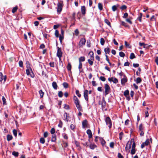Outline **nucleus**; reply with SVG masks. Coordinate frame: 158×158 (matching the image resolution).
<instances>
[{
    "label": "nucleus",
    "instance_id": "1",
    "mask_svg": "<svg viewBox=\"0 0 158 158\" xmlns=\"http://www.w3.org/2000/svg\"><path fill=\"white\" fill-rule=\"evenodd\" d=\"M73 99L74 101V103L78 110L80 111H82V107L80 104L79 101L77 97L75 96H74Z\"/></svg>",
    "mask_w": 158,
    "mask_h": 158
},
{
    "label": "nucleus",
    "instance_id": "2",
    "mask_svg": "<svg viewBox=\"0 0 158 158\" xmlns=\"http://www.w3.org/2000/svg\"><path fill=\"white\" fill-rule=\"evenodd\" d=\"M99 105H102V109L103 110H106L107 109L106 108V102L104 99V98L103 97L102 98V100L101 102V101H99Z\"/></svg>",
    "mask_w": 158,
    "mask_h": 158
},
{
    "label": "nucleus",
    "instance_id": "3",
    "mask_svg": "<svg viewBox=\"0 0 158 158\" xmlns=\"http://www.w3.org/2000/svg\"><path fill=\"white\" fill-rule=\"evenodd\" d=\"M105 122L106 125L108 126L109 128H110L112 126V122L110 118L109 117L106 118Z\"/></svg>",
    "mask_w": 158,
    "mask_h": 158
},
{
    "label": "nucleus",
    "instance_id": "4",
    "mask_svg": "<svg viewBox=\"0 0 158 158\" xmlns=\"http://www.w3.org/2000/svg\"><path fill=\"white\" fill-rule=\"evenodd\" d=\"M85 42L86 40L85 38H82L81 39L78 44L79 47H82L85 45Z\"/></svg>",
    "mask_w": 158,
    "mask_h": 158
},
{
    "label": "nucleus",
    "instance_id": "5",
    "mask_svg": "<svg viewBox=\"0 0 158 158\" xmlns=\"http://www.w3.org/2000/svg\"><path fill=\"white\" fill-rule=\"evenodd\" d=\"M105 95H106L109 94L110 92V88L109 86L107 84H106L105 85Z\"/></svg>",
    "mask_w": 158,
    "mask_h": 158
},
{
    "label": "nucleus",
    "instance_id": "6",
    "mask_svg": "<svg viewBox=\"0 0 158 158\" xmlns=\"http://www.w3.org/2000/svg\"><path fill=\"white\" fill-rule=\"evenodd\" d=\"M62 53L61 51L60 48L59 47H57V56L59 57L60 60L61 57L62 56Z\"/></svg>",
    "mask_w": 158,
    "mask_h": 158
},
{
    "label": "nucleus",
    "instance_id": "7",
    "mask_svg": "<svg viewBox=\"0 0 158 158\" xmlns=\"http://www.w3.org/2000/svg\"><path fill=\"white\" fill-rule=\"evenodd\" d=\"M6 80V77L5 76H3L2 73L0 72V81L2 82L3 80L4 83Z\"/></svg>",
    "mask_w": 158,
    "mask_h": 158
},
{
    "label": "nucleus",
    "instance_id": "8",
    "mask_svg": "<svg viewBox=\"0 0 158 158\" xmlns=\"http://www.w3.org/2000/svg\"><path fill=\"white\" fill-rule=\"evenodd\" d=\"M84 96L85 99L88 101V91L87 90H85L84 93Z\"/></svg>",
    "mask_w": 158,
    "mask_h": 158
},
{
    "label": "nucleus",
    "instance_id": "9",
    "mask_svg": "<svg viewBox=\"0 0 158 158\" xmlns=\"http://www.w3.org/2000/svg\"><path fill=\"white\" fill-rule=\"evenodd\" d=\"M131 141H128L127 143L126 147H125V149L126 151H128L131 148Z\"/></svg>",
    "mask_w": 158,
    "mask_h": 158
},
{
    "label": "nucleus",
    "instance_id": "10",
    "mask_svg": "<svg viewBox=\"0 0 158 158\" xmlns=\"http://www.w3.org/2000/svg\"><path fill=\"white\" fill-rule=\"evenodd\" d=\"M62 4L61 3H58L57 4V10L58 12H60L62 10Z\"/></svg>",
    "mask_w": 158,
    "mask_h": 158
},
{
    "label": "nucleus",
    "instance_id": "11",
    "mask_svg": "<svg viewBox=\"0 0 158 158\" xmlns=\"http://www.w3.org/2000/svg\"><path fill=\"white\" fill-rule=\"evenodd\" d=\"M108 80L110 81H112L114 83H117L118 82L117 79L114 77H112L111 78H109Z\"/></svg>",
    "mask_w": 158,
    "mask_h": 158
},
{
    "label": "nucleus",
    "instance_id": "12",
    "mask_svg": "<svg viewBox=\"0 0 158 158\" xmlns=\"http://www.w3.org/2000/svg\"><path fill=\"white\" fill-rule=\"evenodd\" d=\"M31 72H32L31 70V69L30 70L29 69H28L26 70V72L27 75H30V76L31 77H34V75L32 73V74H31Z\"/></svg>",
    "mask_w": 158,
    "mask_h": 158
},
{
    "label": "nucleus",
    "instance_id": "13",
    "mask_svg": "<svg viewBox=\"0 0 158 158\" xmlns=\"http://www.w3.org/2000/svg\"><path fill=\"white\" fill-rule=\"evenodd\" d=\"M64 119H65L67 122H68L69 120V116L68 114L66 112L64 113Z\"/></svg>",
    "mask_w": 158,
    "mask_h": 158
},
{
    "label": "nucleus",
    "instance_id": "14",
    "mask_svg": "<svg viewBox=\"0 0 158 158\" xmlns=\"http://www.w3.org/2000/svg\"><path fill=\"white\" fill-rule=\"evenodd\" d=\"M87 133L89 135V138H91L92 137V132L90 130L88 129L87 131Z\"/></svg>",
    "mask_w": 158,
    "mask_h": 158
},
{
    "label": "nucleus",
    "instance_id": "15",
    "mask_svg": "<svg viewBox=\"0 0 158 158\" xmlns=\"http://www.w3.org/2000/svg\"><path fill=\"white\" fill-rule=\"evenodd\" d=\"M124 78H122L121 79V82L122 84H124L127 81V79L125 78V76H124Z\"/></svg>",
    "mask_w": 158,
    "mask_h": 158
},
{
    "label": "nucleus",
    "instance_id": "16",
    "mask_svg": "<svg viewBox=\"0 0 158 158\" xmlns=\"http://www.w3.org/2000/svg\"><path fill=\"white\" fill-rule=\"evenodd\" d=\"M150 141L151 142H152V138H150V139H147L146 140L145 142H144V143L145 144V145L146 146L148 145L149 144V143Z\"/></svg>",
    "mask_w": 158,
    "mask_h": 158
},
{
    "label": "nucleus",
    "instance_id": "17",
    "mask_svg": "<svg viewBox=\"0 0 158 158\" xmlns=\"http://www.w3.org/2000/svg\"><path fill=\"white\" fill-rule=\"evenodd\" d=\"M110 49L109 48H108V47L105 48L104 49V52L106 53V55L107 54H109L110 52Z\"/></svg>",
    "mask_w": 158,
    "mask_h": 158
},
{
    "label": "nucleus",
    "instance_id": "18",
    "mask_svg": "<svg viewBox=\"0 0 158 158\" xmlns=\"http://www.w3.org/2000/svg\"><path fill=\"white\" fill-rule=\"evenodd\" d=\"M81 11L82 14L83 15H85V8L84 6L81 7Z\"/></svg>",
    "mask_w": 158,
    "mask_h": 158
},
{
    "label": "nucleus",
    "instance_id": "19",
    "mask_svg": "<svg viewBox=\"0 0 158 158\" xmlns=\"http://www.w3.org/2000/svg\"><path fill=\"white\" fill-rule=\"evenodd\" d=\"M144 130V127L143 126L142 124L139 125V131H143Z\"/></svg>",
    "mask_w": 158,
    "mask_h": 158
},
{
    "label": "nucleus",
    "instance_id": "20",
    "mask_svg": "<svg viewBox=\"0 0 158 158\" xmlns=\"http://www.w3.org/2000/svg\"><path fill=\"white\" fill-rule=\"evenodd\" d=\"M52 86L55 89H56L58 87L56 82L55 81H54L52 82Z\"/></svg>",
    "mask_w": 158,
    "mask_h": 158
},
{
    "label": "nucleus",
    "instance_id": "21",
    "mask_svg": "<svg viewBox=\"0 0 158 158\" xmlns=\"http://www.w3.org/2000/svg\"><path fill=\"white\" fill-rule=\"evenodd\" d=\"M82 127L85 128L87 126V121L86 120H84L82 123Z\"/></svg>",
    "mask_w": 158,
    "mask_h": 158
},
{
    "label": "nucleus",
    "instance_id": "22",
    "mask_svg": "<svg viewBox=\"0 0 158 158\" xmlns=\"http://www.w3.org/2000/svg\"><path fill=\"white\" fill-rule=\"evenodd\" d=\"M97 147V146L94 144H91L89 145V148L91 149H94Z\"/></svg>",
    "mask_w": 158,
    "mask_h": 158
},
{
    "label": "nucleus",
    "instance_id": "23",
    "mask_svg": "<svg viewBox=\"0 0 158 158\" xmlns=\"http://www.w3.org/2000/svg\"><path fill=\"white\" fill-rule=\"evenodd\" d=\"M90 56V59L91 60H94V53L93 52H90L89 54Z\"/></svg>",
    "mask_w": 158,
    "mask_h": 158
},
{
    "label": "nucleus",
    "instance_id": "24",
    "mask_svg": "<svg viewBox=\"0 0 158 158\" xmlns=\"http://www.w3.org/2000/svg\"><path fill=\"white\" fill-rule=\"evenodd\" d=\"M85 57L84 56H81L79 59V63H81V62L85 61Z\"/></svg>",
    "mask_w": 158,
    "mask_h": 158
},
{
    "label": "nucleus",
    "instance_id": "25",
    "mask_svg": "<svg viewBox=\"0 0 158 158\" xmlns=\"http://www.w3.org/2000/svg\"><path fill=\"white\" fill-rule=\"evenodd\" d=\"M39 93L40 94V98H42L44 95V93L42 90H40L39 91Z\"/></svg>",
    "mask_w": 158,
    "mask_h": 158
},
{
    "label": "nucleus",
    "instance_id": "26",
    "mask_svg": "<svg viewBox=\"0 0 158 158\" xmlns=\"http://www.w3.org/2000/svg\"><path fill=\"white\" fill-rule=\"evenodd\" d=\"M13 138L12 136L10 135H8L7 136V139L8 141L11 140Z\"/></svg>",
    "mask_w": 158,
    "mask_h": 158
},
{
    "label": "nucleus",
    "instance_id": "27",
    "mask_svg": "<svg viewBox=\"0 0 158 158\" xmlns=\"http://www.w3.org/2000/svg\"><path fill=\"white\" fill-rule=\"evenodd\" d=\"M82 68V63H79V65L78 66V69L79 70L80 73L82 72V70H81Z\"/></svg>",
    "mask_w": 158,
    "mask_h": 158
},
{
    "label": "nucleus",
    "instance_id": "28",
    "mask_svg": "<svg viewBox=\"0 0 158 158\" xmlns=\"http://www.w3.org/2000/svg\"><path fill=\"white\" fill-rule=\"evenodd\" d=\"M19 152H16L15 151H13L12 154L13 155H14L15 157H18L19 155Z\"/></svg>",
    "mask_w": 158,
    "mask_h": 158
},
{
    "label": "nucleus",
    "instance_id": "29",
    "mask_svg": "<svg viewBox=\"0 0 158 158\" xmlns=\"http://www.w3.org/2000/svg\"><path fill=\"white\" fill-rule=\"evenodd\" d=\"M135 58V56L133 53H131L130 56V58L131 59H132Z\"/></svg>",
    "mask_w": 158,
    "mask_h": 158
},
{
    "label": "nucleus",
    "instance_id": "30",
    "mask_svg": "<svg viewBox=\"0 0 158 158\" xmlns=\"http://www.w3.org/2000/svg\"><path fill=\"white\" fill-rule=\"evenodd\" d=\"M56 139V136L55 135H52L51 140L52 142H55Z\"/></svg>",
    "mask_w": 158,
    "mask_h": 158
},
{
    "label": "nucleus",
    "instance_id": "31",
    "mask_svg": "<svg viewBox=\"0 0 158 158\" xmlns=\"http://www.w3.org/2000/svg\"><path fill=\"white\" fill-rule=\"evenodd\" d=\"M105 22L108 26H110V27H111V25H110V21L108 20H107V19H105Z\"/></svg>",
    "mask_w": 158,
    "mask_h": 158
},
{
    "label": "nucleus",
    "instance_id": "32",
    "mask_svg": "<svg viewBox=\"0 0 158 158\" xmlns=\"http://www.w3.org/2000/svg\"><path fill=\"white\" fill-rule=\"evenodd\" d=\"M100 43L102 45H103L105 43V40L103 38L100 39Z\"/></svg>",
    "mask_w": 158,
    "mask_h": 158
},
{
    "label": "nucleus",
    "instance_id": "33",
    "mask_svg": "<svg viewBox=\"0 0 158 158\" xmlns=\"http://www.w3.org/2000/svg\"><path fill=\"white\" fill-rule=\"evenodd\" d=\"M18 9V6H15L14 7L12 10V12L13 13H15L17 10Z\"/></svg>",
    "mask_w": 158,
    "mask_h": 158
},
{
    "label": "nucleus",
    "instance_id": "34",
    "mask_svg": "<svg viewBox=\"0 0 158 158\" xmlns=\"http://www.w3.org/2000/svg\"><path fill=\"white\" fill-rule=\"evenodd\" d=\"M98 6L99 9L100 10H102V5L101 3H98Z\"/></svg>",
    "mask_w": 158,
    "mask_h": 158
},
{
    "label": "nucleus",
    "instance_id": "35",
    "mask_svg": "<svg viewBox=\"0 0 158 158\" xmlns=\"http://www.w3.org/2000/svg\"><path fill=\"white\" fill-rule=\"evenodd\" d=\"M141 79L139 77H138L136 78V82L137 83H139L141 81Z\"/></svg>",
    "mask_w": 158,
    "mask_h": 158
},
{
    "label": "nucleus",
    "instance_id": "36",
    "mask_svg": "<svg viewBox=\"0 0 158 158\" xmlns=\"http://www.w3.org/2000/svg\"><path fill=\"white\" fill-rule=\"evenodd\" d=\"M129 94V91L128 90H126L124 91V95L126 96H127Z\"/></svg>",
    "mask_w": 158,
    "mask_h": 158
},
{
    "label": "nucleus",
    "instance_id": "37",
    "mask_svg": "<svg viewBox=\"0 0 158 158\" xmlns=\"http://www.w3.org/2000/svg\"><path fill=\"white\" fill-rule=\"evenodd\" d=\"M67 69L69 71H70L71 70V65L70 63H69L67 67Z\"/></svg>",
    "mask_w": 158,
    "mask_h": 158
},
{
    "label": "nucleus",
    "instance_id": "38",
    "mask_svg": "<svg viewBox=\"0 0 158 158\" xmlns=\"http://www.w3.org/2000/svg\"><path fill=\"white\" fill-rule=\"evenodd\" d=\"M119 55L121 57H124L125 56L124 53L122 52H119Z\"/></svg>",
    "mask_w": 158,
    "mask_h": 158
},
{
    "label": "nucleus",
    "instance_id": "39",
    "mask_svg": "<svg viewBox=\"0 0 158 158\" xmlns=\"http://www.w3.org/2000/svg\"><path fill=\"white\" fill-rule=\"evenodd\" d=\"M40 142L42 144L44 143L45 141L44 138H41L40 139Z\"/></svg>",
    "mask_w": 158,
    "mask_h": 158
},
{
    "label": "nucleus",
    "instance_id": "40",
    "mask_svg": "<svg viewBox=\"0 0 158 158\" xmlns=\"http://www.w3.org/2000/svg\"><path fill=\"white\" fill-rule=\"evenodd\" d=\"M92 60L91 59H89L88 60V62L90 65H92L93 64V62Z\"/></svg>",
    "mask_w": 158,
    "mask_h": 158
},
{
    "label": "nucleus",
    "instance_id": "41",
    "mask_svg": "<svg viewBox=\"0 0 158 158\" xmlns=\"http://www.w3.org/2000/svg\"><path fill=\"white\" fill-rule=\"evenodd\" d=\"M64 38L63 35H60L59 36V40H60V42L62 43V40Z\"/></svg>",
    "mask_w": 158,
    "mask_h": 158
},
{
    "label": "nucleus",
    "instance_id": "42",
    "mask_svg": "<svg viewBox=\"0 0 158 158\" xmlns=\"http://www.w3.org/2000/svg\"><path fill=\"white\" fill-rule=\"evenodd\" d=\"M135 152V149L132 148L131 150V153L132 155L134 154Z\"/></svg>",
    "mask_w": 158,
    "mask_h": 158
},
{
    "label": "nucleus",
    "instance_id": "43",
    "mask_svg": "<svg viewBox=\"0 0 158 158\" xmlns=\"http://www.w3.org/2000/svg\"><path fill=\"white\" fill-rule=\"evenodd\" d=\"M76 93L77 95L79 97H80L81 96V94L79 93V92L78 90H76Z\"/></svg>",
    "mask_w": 158,
    "mask_h": 158
},
{
    "label": "nucleus",
    "instance_id": "44",
    "mask_svg": "<svg viewBox=\"0 0 158 158\" xmlns=\"http://www.w3.org/2000/svg\"><path fill=\"white\" fill-rule=\"evenodd\" d=\"M13 134L14 135V136L15 137H16L17 135V131L15 129H14L13 130Z\"/></svg>",
    "mask_w": 158,
    "mask_h": 158
},
{
    "label": "nucleus",
    "instance_id": "45",
    "mask_svg": "<svg viewBox=\"0 0 158 158\" xmlns=\"http://www.w3.org/2000/svg\"><path fill=\"white\" fill-rule=\"evenodd\" d=\"M63 93L62 91H60L58 94V96L60 98H61L63 96Z\"/></svg>",
    "mask_w": 158,
    "mask_h": 158
},
{
    "label": "nucleus",
    "instance_id": "46",
    "mask_svg": "<svg viewBox=\"0 0 158 158\" xmlns=\"http://www.w3.org/2000/svg\"><path fill=\"white\" fill-rule=\"evenodd\" d=\"M55 34L56 37H59V31L57 30H56L55 31Z\"/></svg>",
    "mask_w": 158,
    "mask_h": 158
},
{
    "label": "nucleus",
    "instance_id": "47",
    "mask_svg": "<svg viewBox=\"0 0 158 158\" xmlns=\"http://www.w3.org/2000/svg\"><path fill=\"white\" fill-rule=\"evenodd\" d=\"M142 13H140V14H139V15L138 18V20L140 22H141V18H142Z\"/></svg>",
    "mask_w": 158,
    "mask_h": 158
},
{
    "label": "nucleus",
    "instance_id": "48",
    "mask_svg": "<svg viewBox=\"0 0 158 158\" xmlns=\"http://www.w3.org/2000/svg\"><path fill=\"white\" fill-rule=\"evenodd\" d=\"M63 85L64 88H67L68 87V84L66 82H64L63 83Z\"/></svg>",
    "mask_w": 158,
    "mask_h": 158
},
{
    "label": "nucleus",
    "instance_id": "49",
    "mask_svg": "<svg viewBox=\"0 0 158 158\" xmlns=\"http://www.w3.org/2000/svg\"><path fill=\"white\" fill-rule=\"evenodd\" d=\"M114 145V143L113 142H111L110 143V146L111 148H113Z\"/></svg>",
    "mask_w": 158,
    "mask_h": 158
},
{
    "label": "nucleus",
    "instance_id": "50",
    "mask_svg": "<svg viewBox=\"0 0 158 158\" xmlns=\"http://www.w3.org/2000/svg\"><path fill=\"white\" fill-rule=\"evenodd\" d=\"M99 79L100 80L103 81H104L106 80V78L104 77L101 76L100 77Z\"/></svg>",
    "mask_w": 158,
    "mask_h": 158
},
{
    "label": "nucleus",
    "instance_id": "51",
    "mask_svg": "<svg viewBox=\"0 0 158 158\" xmlns=\"http://www.w3.org/2000/svg\"><path fill=\"white\" fill-rule=\"evenodd\" d=\"M123 132H121L119 133V139L121 140L122 138V136L123 135Z\"/></svg>",
    "mask_w": 158,
    "mask_h": 158
},
{
    "label": "nucleus",
    "instance_id": "52",
    "mask_svg": "<svg viewBox=\"0 0 158 158\" xmlns=\"http://www.w3.org/2000/svg\"><path fill=\"white\" fill-rule=\"evenodd\" d=\"M70 128L71 129L73 130L75 128V125L72 124L70 126Z\"/></svg>",
    "mask_w": 158,
    "mask_h": 158
},
{
    "label": "nucleus",
    "instance_id": "53",
    "mask_svg": "<svg viewBox=\"0 0 158 158\" xmlns=\"http://www.w3.org/2000/svg\"><path fill=\"white\" fill-rule=\"evenodd\" d=\"M2 101H3V104H4V105L6 103V99L5 98H4V96H3L2 97Z\"/></svg>",
    "mask_w": 158,
    "mask_h": 158
},
{
    "label": "nucleus",
    "instance_id": "54",
    "mask_svg": "<svg viewBox=\"0 0 158 158\" xmlns=\"http://www.w3.org/2000/svg\"><path fill=\"white\" fill-rule=\"evenodd\" d=\"M117 9V7L115 5L113 6L112 7V10L113 11H115Z\"/></svg>",
    "mask_w": 158,
    "mask_h": 158
},
{
    "label": "nucleus",
    "instance_id": "55",
    "mask_svg": "<svg viewBox=\"0 0 158 158\" xmlns=\"http://www.w3.org/2000/svg\"><path fill=\"white\" fill-rule=\"evenodd\" d=\"M51 133L52 134H53L55 132V130L54 128H52L51 129L50 131Z\"/></svg>",
    "mask_w": 158,
    "mask_h": 158
},
{
    "label": "nucleus",
    "instance_id": "56",
    "mask_svg": "<svg viewBox=\"0 0 158 158\" xmlns=\"http://www.w3.org/2000/svg\"><path fill=\"white\" fill-rule=\"evenodd\" d=\"M75 35H76V36H77L78 34H79V31L77 29H76L75 31Z\"/></svg>",
    "mask_w": 158,
    "mask_h": 158
},
{
    "label": "nucleus",
    "instance_id": "57",
    "mask_svg": "<svg viewBox=\"0 0 158 158\" xmlns=\"http://www.w3.org/2000/svg\"><path fill=\"white\" fill-rule=\"evenodd\" d=\"M62 124H63L62 122L61 121H60L58 126L60 127L61 128L62 127Z\"/></svg>",
    "mask_w": 158,
    "mask_h": 158
},
{
    "label": "nucleus",
    "instance_id": "58",
    "mask_svg": "<svg viewBox=\"0 0 158 158\" xmlns=\"http://www.w3.org/2000/svg\"><path fill=\"white\" fill-rule=\"evenodd\" d=\"M118 158H123V157L120 153H118Z\"/></svg>",
    "mask_w": 158,
    "mask_h": 158
},
{
    "label": "nucleus",
    "instance_id": "59",
    "mask_svg": "<svg viewBox=\"0 0 158 158\" xmlns=\"http://www.w3.org/2000/svg\"><path fill=\"white\" fill-rule=\"evenodd\" d=\"M64 108L66 109V110H68L69 109V105H67V104H65L64 105Z\"/></svg>",
    "mask_w": 158,
    "mask_h": 158
},
{
    "label": "nucleus",
    "instance_id": "60",
    "mask_svg": "<svg viewBox=\"0 0 158 158\" xmlns=\"http://www.w3.org/2000/svg\"><path fill=\"white\" fill-rule=\"evenodd\" d=\"M63 136L64 138L65 139H67L68 138V137L65 133H64L63 134Z\"/></svg>",
    "mask_w": 158,
    "mask_h": 158
},
{
    "label": "nucleus",
    "instance_id": "61",
    "mask_svg": "<svg viewBox=\"0 0 158 158\" xmlns=\"http://www.w3.org/2000/svg\"><path fill=\"white\" fill-rule=\"evenodd\" d=\"M19 65L20 67H22L23 66V62L22 61H20L19 63Z\"/></svg>",
    "mask_w": 158,
    "mask_h": 158
},
{
    "label": "nucleus",
    "instance_id": "62",
    "mask_svg": "<svg viewBox=\"0 0 158 158\" xmlns=\"http://www.w3.org/2000/svg\"><path fill=\"white\" fill-rule=\"evenodd\" d=\"M127 6L125 5H123L120 8L122 10H124L127 8Z\"/></svg>",
    "mask_w": 158,
    "mask_h": 158
},
{
    "label": "nucleus",
    "instance_id": "63",
    "mask_svg": "<svg viewBox=\"0 0 158 158\" xmlns=\"http://www.w3.org/2000/svg\"><path fill=\"white\" fill-rule=\"evenodd\" d=\"M49 64L51 67H54L55 64L53 62L50 63Z\"/></svg>",
    "mask_w": 158,
    "mask_h": 158
},
{
    "label": "nucleus",
    "instance_id": "64",
    "mask_svg": "<svg viewBox=\"0 0 158 158\" xmlns=\"http://www.w3.org/2000/svg\"><path fill=\"white\" fill-rule=\"evenodd\" d=\"M155 61L156 63L158 65V56L156 57Z\"/></svg>",
    "mask_w": 158,
    "mask_h": 158
}]
</instances>
